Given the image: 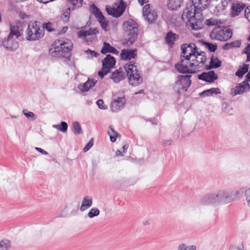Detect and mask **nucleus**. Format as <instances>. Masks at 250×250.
Here are the masks:
<instances>
[{
	"label": "nucleus",
	"mask_w": 250,
	"mask_h": 250,
	"mask_svg": "<svg viewBox=\"0 0 250 250\" xmlns=\"http://www.w3.org/2000/svg\"><path fill=\"white\" fill-rule=\"evenodd\" d=\"M100 214V210L97 208H92L88 212L87 215L89 218H92L95 216H97Z\"/></svg>",
	"instance_id": "obj_38"
},
{
	"label": "nucleus",
	"mask_w": 250,
	"mask_h": 250,
	"mask_svg": "<svg viewBox=\"0 0 250 250\" xmlns=\"http://www.w3.org/2000/svg\"><path fill=\"white\" fill-rule=\"evenodd\" d=\"M127 146H126V145H125L123 146L122 147V149H123V152L124 153H125V150L127 149Z\"/></svg>",
	"instance_id": "obj_62"
},
{
	"label": "nucleus",
	"mask_w": 250,
	"mask_h": 250,
	"mask_svg": "<svg viewBox=\"0 0 250 250\" xmlns=\"http://www.w3.org/2000/svg\"><path fill=\"white\" fill-rule=\"evenodd\" d=\"M110 78L115 83H118L125 78V74L123 70L120 68L113 72Z\"/></svg>",
	"instance_id": "obj_20"
},
{
	"label": "nucleus",
	"mask_w": 250,
	"mask_h": 250,
	"mask_svg": "<svg viewBox=\"0 0 250 250\" xmlns=\"http://www.w3.org/2000/svg\"><path fill=\"white\" fill-rule=\"evenodd\" d=\"M21 35V32L19 30V27L17 25H11L10 33L9 36L10 37H14L15 38H18Z\"/></svg>",
	"instance_id": "obj_29"
},
{
	"label": "nucleus",
	"mask_w": 250,
	"mask_h": 250,
	"mask_svg": "<svg viewBox=\"0 0 250 250\" xmlns=\"http://www.w3.org/2000/svg\"><path fill=\"white\" fill-rule=\"evenodd\" d=\"M103 54H105L106 53H112L113 54H118V50L110 45L109 43L104 42L103 47L101 51Z\"/></svg>",
	"instance_id": "obj_25"
},
{
	"label": "nucleus",
	"mask_w": 250,
	"mask_h": 250,
	"mask_svg": "<svg viewBox=\"0 0 250 250\" xmlns=\"http://www.w3.org/2000/svg\"><path fill=\"white\" fill-rule=\"evenodd\" d=\"M109 72V71H108V69H105L103 67L102 70L98 72V75L101 79H103L104 77Z\"/></svg>",
	"instance_id": "obj_49"
},
{
	"label": "nucleus",
	"mask_w": 250,
	"mask_h": 250,
	"mask_svg": "<svg viewBox=\"0 0 250 250\" xmlns=\"http://www.w3.org/2000/svg\"><path fill=\"white\" fill-rule=\"evenodd\" d=\"M181 49L180 61L175 65L176 70L183 74L198 72L206 62V53L192 43L182 44Z\"/></svg>",
	"instance_id": "obj_1"
},
{
	"label": "nucleus",
	"mask_w": 250,
	"mask_h": 250,
	"mask_svg": "<svg viewBox=\"0 0 250 250\" xmlns=\"http://www.w3.org/2000/svg\"><path fill=\"white\" fill-rule=\"evenodd\" d=\"M125 10V6L122 1L118 4H115L113 7L110 6L106 7V10L108 14L116 18L120 17L123 14Z\"/></svg>",
	"instance_id": "obj_11"
},
{
	"label": "nucleus",
	"mask_w": 250,
	"mask_h": 250,
	"mask_svg": "<svg viewBox=\"0 0 250 250\" xmlns=\"http://www.w3.org/2000/svg\"><path fill=\"white\" fill-rule=\"evenodd\" d=\"M144 93V90L143 89H141V90H139V91H138L137 92H136L135 94H142V93Z\"/></svg>",
	"instance_id": "obj_63"
},
{
	"label": "nucleus",
	"mask_w": 250,
	"mask_h": 250,
	"mask_svg": "<svg viewBox=\"0 0 250 250\" xmlns=\"http://www.w3.org/2000/svg\"><path fill=\"white\" fill-rule=\"evenodd\" d=\"M221 65V61L215 56H212L209 66H207V69L216 68Z\"/></svg>",
	"instance_id": "obj_27"
},
{
	"label": "nucleus",
	"mask_w": 250,
	"mask_h": 250,
	"mask_svg": "<svg viewBox=\"0 0 250 250\" xmlns=\"http://www.w3.org/2000/svg\"><path fill=\"white\" fill-rule=\"evenodd\" d=\"M206 46L208 50L211 52H214L217 49V46L211 43H207Z\"/></svg>",
	"instance_id": "obj_50"
},
{
	"label": "nucleus",
	"mask_w": 250,
	"mask_h": 250,
	"mask_svg": "<svg viewBox=\"0 0 250 250\" xmlns=\"http://www.w3.org/2000/svg\"><path fill=\"white\" fill-rule=\"evenodd\" d=\"M245 16L250 22V6L247 7L245 10Z\"/></svg>",
	"instance_id": "obj_51"
},
{
	"label": "nucleus",
	"mask_w": 250,
	"mask_h": 250,
	"mask_svg": "<svg viewBox=\"0 0 250 250\" xmlns=\"http://www.w3.org/2000/svg\"><path fill=\"white\" fill-rule=\"evenodd\" d=\"M70 8H67V9L64 12V13L62 15L61 19L64 22H66L69 21V15L70 13Z\"/></svg>",
	"instance_id": "obj_39"
},
{
	"label": "nucleus",
	"mask_w": 250,
	"mask_h": 250,
	"mask_svg": "<svg viewBox=\"0 0 250 250\" xmlns=\"http://www.w3.org/2000/svg\"><path fill=\"white\" fill-rule=\"evenodd\" d=\"M26 38L28 41H36L41 39L44 34V30L37 21L29 22L26 30Z\"/></svg>",
	"instance_id": "obj_5"
},
{
	"label": "nucleus",
	"mask_w": 250,
	"mask_h": 250,
	"mask_svg": "<svg viewBox=\"0 0 250 250\" xmlns=\"http://www.w3.org/2000/svg\"><path fill=\"white\" fill-rule=\"evenodd\" d=\"M241 44V42L239 40H236L229 43L226 44L228 48L239 47Z\"/></svg>",
	"instance_id": "obj_41"
},
{
	"label": "nucleus",
	"mask_w": 250,
	"mask_h": 250,
	"mask_svg": "<svg viewBox=\"0 0 250 250\" xmlns=\"http://www.w3.org/2000/svg\"><path fill=\"white\" fill-rule=\"evenodd\" d=\"M73 131L75 134L82 133V129L80 124L78 122H75L72 125Z\"/></svg>",
	"instance_id": "obj_36"
},
{
	"label": "nucleus",
	"mask_w": 250,
	"mask_h": 250,
	"mask_svg": "<svg viewBox=\"0 0 250 250\" xmlns=\"http://www.w3.org/2000/svg\"><path fill=\"white\" fill-rule=\"evenodd\" d=\"M144 226H149L150 225V222L148 220H145L142 222Z\"/></svg>",
	"instance_id": "obj_59"
},
{
	"label": "nucleus",
	"mask_w": 250,
	"mask_h": 250,
	"mask_svg": "<svg viewBox=\"0 0 250 250\" xmlns=\"http://www.w3.org/2000/svg\"><path fill=\"white\" fill-rule=\"evenodd\" d=\"M92 205V198L89 196L84 197L82 201L80 210L83 211L89 208Z\"/></svg>",
	"instance_id": "obj_23"
},
{
	"label": "nucleus",
	"mask_w": 250,
	"mask_h": 250,
	"mask_svg": "<svg viewBox=\"0 0 250 250\" xmlns=\"http://www.w3.org/2000/svg\"><path fill=\"white\" fill-rule=\"evenodd\" d=\"M9 245L8 240H2L0 242V250H7Z\"/></svg>",
	"instance_id": "obj_42"
},
{
	"label": "nucleus",
	"mask_w": 250,
	"mask_h": 250,
	"mask_svg": "<svg viewBox=\"0 0 250 250\" xmlns=\"http://www.w3.org/2000/svg\"><path fill=\"white\" fill-rule=\"evenodd\" d=\"M247 55V61L249 62L250 61V53H246Z\"/></svg>",
	"instance_id": "obj_61"
},
{
	"label": "nucleus",
	"mask_w": 250,
	"mask_h": 250,
	"mask_svg": "<svg viewBox=\"0 0 250 250\" xmlns=\"http://www.w3.org/2000/svg\"><path fill=\"white\" fill-rule=\"evenodd\" d=\"M232 36V32L229 29H223L220 26L215 27L210 33V38L212 40L225 41Z\"/></svg>",
	"instance_id": "obj_8"
},
{
	"label": "nucleus",
	"mask_w": 250,
	"mask_h": 250,
	"mask_svg": "<svg viewBox=\"0 0 250 250\" xmlns=\"http://www.w3.org/2000/svg\"><path fill=\"white\" fill-rule=\"evenodd\" d=\"M90 8L92 12L100 23L102 28L105 31H107L108 30L107 21L102 15L101 12L99 11V9L94 4L91 5Z\"/></svg>",
	"instance_id": "obj_12"
},
{
	"label": "nucleus",
	"mask_w": 250,
	"mask_h": 250,
	"mask_svg": "<svg viewBox=\"0 0 250 250\" xmlns=\"http://www.w3.org/2000/svg\"><path fill=\"white\" fill-rule=\"evenodd\" d=\"M221 91L219 88H212L202 92L200 95L209 96L213 94H220Z\"/></svg>",
	"instance_id": "obj_28"
},
{
	"label": "nucleus",
	"mask_w": 250,
	"mask_h": 250,
	"mask_svg": "<svg viewBox=\"0 0 250 250\" xmlns=\"http://www.w3.org/2000/svg\"><path fill=\"white\" fill-rule=\"evenodd\" d=\"M148 0H138L139 3L141 5H143L144 3L147 2Z\"/></svg>",
	"instance_id": "obj_58"
},
{
	"label": "nucleus",
	"mask_w": 250,
	"mask_h": 250,
	"mask_svg": "<svg viewBox=\"0 0 250 250\" xmlns=\"http://www.w3.org/2000/svg\"><path fill=\"white\" fill-rule=\"evenodd\" d=\"M68 29V27H63V28H62V32L63 33H64L66 31V30H67Z\"/></svg>",
	"instance_id": "obj_64"
},
{
	"label": "nucleus",
	"mask_w": 250,
	"mask_h": 250,
	"mask_svg": "<svg viewBox=\"0 0 250 250\" xmlns=\"http://www.w3.org/2000/svg\"><path fill=\"white\" fill-rule=\"evenodd\" d=\"M73 44L67 39H63L56 41L53 47L49 50V54L54 57H66L68 56L69 52L72 49Z\"/></svg>",
	"instance_id": "obj_3"
},
{
	"label": "nucleus",
	"mask_w": 250,
	"mask_h": 250,
	"mask_svg": "<svg viewBox=\"0 0 250 250\" xmlns=\"http://www.w3.org/2000/svg\"><path fill=\"white\" fill-rule=\"evenodd\" d=\"M198 79L207 82L211 83L214 82L217 79V75L213 71H210L208 72H203L199 75Z\"/></svg>",
	"instance_id": "obj_17"
},
{
	"label": "nucleus",
	"mask_w": 250,
	"mask_h": 250,
	"mask_svg": "<svg viewBox=\"0 0 250 250\" xmlns=\"http://www.w3.org/2000/svg\"><path fill=\"white\" fill-rule=\"evenodd\" d=\"M182 0H168L167 8L170 10H175L181 5Z\"/></svg>",
	"instance_id": "obj_26"
},
{
	"label": "nucleus",
	"mask_w": 250,
	"mask_h": 250,
	"mask_svg": "<svg viewBox=\"0 0 250 250\" xmlns=\"http://www.w3.org/2000/svg\"><path fill=\"white\" fill-rule=\"evenodd\" d=\"M193 5L187 7L183 11L182 19L186 23L188 28L198 30L202 28V15L195 8L202 10L209 4L210 0H192Z\"/></svg>",
	"instance_id": "obj_2"
},
{
	"label": "nucleus",
	"mask_w": 250,
	"mask_h": 250,
	"mask_svg": "<svg viewBox=\"0 0 250 250\" xmlns=\"http://www.w3.org/2000/svg\"><path fill=\"white\" fill-rule=\"evenodd\" d=\"M68 2L76 8H80L82 6L83 0H68Z\"/></svg>",
	"instance_id": "obj_40"
},
{
	"label": "nucleus",
	"mask_w": 250,
	"mask_h": 250,
	"mask_svg": "<svg viewBox=\"0 0 250 250\" xmlns=\"http://www.w3.org/2000/svg\"><path fill=\"white\" fill-rule=\"evenodd\" d=\"M245 5L238 3H233L231 6V16H238L241 11L244 9Z\"/></svg>",
	"instance_id": "obj_22"
},
{
	"label": "nucleus",
	"mask_w": 250,
	"mask_h": 250,
	"mask_svg": "<svg viewBox=\"0 0 250 250\" xmlns=\"http://www.w3.org/2000/svg\"><path fill=\"white\" fill-rule=\"evenodd\" d=\"M108 134L110 137V141L112 142H114L117 136V133L113 129V128L110 127L108 130Z\"/></svg>",
	"instance_id": "obj_35"
},
{
	"label": "nucleus",
	"mask_w": 250,
	"mask_h": 250,
	"mask_svg": "<svg viewBox=\"0 0 250 250\" xmlns=\"http://www.w3.org/2000/svg\"><path fill=\"white\" fill-rule=\"evenodd\" d=\"M35 149L42 154H44V155L48 154V152L47 151H46L45 150H43V149H42L41 148L36 147Z\"/></svg>",
	"instance_id": "obj_53"
},
{
	"label": "nucleus",
	"mask_w": 250,
	"mask_h": 250,
	"mask_svg": "<svg viewBox=\"0 0 250 250\" xmlns=\"http://www.w3.org/2000/svg\"><path fill=\"white\" fill-rule=\"evenodd\" d=\"M224 23V21L216 18H211L206 21L205 24L208 26H220Z\"/></svg>",
	"instance_id": "obj_24"
},
{
	"label": "nucleus",
	"mask_w": 250,
	"mask_h": 250,
	"mask_svg": "<svg viewBox=\"0 0 250 250\" xmlns=\"http://www.w3.org/2000/svg\"><path fill=\"white\" fill-rule=\"evenodd\" d=\"M18 39L8 36L6 40L2 41V45L8 50L15 51L19 47L18 42L17 41Z\"/></svg>",
	"instance_id": "obj_15"
},
{
	"label": "nucleus",
	"mask_w": 250,
	"mask_h": 250,
	"mask_svg": "<svg viewBox=\"0 0 250 250\" xmlns=\"http://www.w3.org/2000/svg\"><path fill=\"white\" fill-rule=\"evenodd\" d=\"M250 89V86L247 81L238 83L235 87L230 90L229 94L234 97L237 95H241Z\"/></svg>",
	"instance_id": "obj_14"
},
{
	"label": "nucleus",
	"mask_w": 250,
	"mask_h": 250,
	"mask_svg": "<svg viewBox=\"0 0 250 250\" xmlns=\"http://www.w3.org/2000/svg\"><path fill=\"white\" fill-rule=\"evenodd\" d=\"M249 64H244L243 66H242V67L241 68L242 71L245 73H246V72H248V69H249Z\"/></svg>",
	"instance_id": "obj_54"
},
{
	"label": "nucleus",
	"mask_w": 250,
	"mask_h": 250,
	"mask_svg": "<svg viewBox=\"0 0 250 250\" xmlns=\"http://www.w3.org/2000/svg\"><path fill=\"white\" fill-rule=\"evenodd\" d=\"M125 33L127 36L126 38L127 44H132L136 39L138 36V24L132 20H129L124 23Z\"/></svg>",
	"instance_id": "obj_6"
},
{
	"label": "nucleus",
	"mask_w": 250,
	"mask_h": 250,
	"mask_svg": "<svg viewBox=\"0 0 250 250\" xmlns=\"http://www.w3.org/2000/svg\"><path fill=\"white\" fill-rule=\"evenodd\" d=\"M42 28H43V30L45 29L49 32L53 31L54 29L53 24L51 22L46 23Z\"/></svg>",
	"instance_id": "obj_45"
},
{
	"label": "nucleus",
	"mask_w": 250,
	"mask_h": 250,
	"mask_svg": "<svg viewBox=\"0 0 250 250\" xmlns=\"http://www.w3.org/2000/svg\"><path fill=\"white\" fill-rule=\"evenodd\" d=\"M243 246L242 244H233L230 245L229 250H243Z\"/></svg>",
	"instance_id": "obj_43"
},
{
	"label": "nucleus",
	"mask_w": 250,
	"mask_h": 250,
	"mask_svg": "<svg viewBox=\"0 0 250 250\" xmlns=\"http://www.w3.org/2000/svg\"><path fill=\"white\" fill-rule=\"evenodd\" d=\"M124 152L123 151H121L120 150H118L116 152V156H123L124 155Z\"/></svg>",
	"instance_id": "obj_57"
},
{
	"label": "nucleus",
	"mask_w": 250,
	"mask_h": 250,
	"mask_svg": "<svg viewBox=\"0 0 250 250\" xmlns=\"http://www.w3.org/2000/svg\"><path fill=\"white\" fill-rule=\"evenodd\" d=\"M222 203L220 190L205 195L202 199V203L207 206H216Z\"/></svg>",
	"instance_id": "obj_9"
},
{
	"label": "nucleus",
	"mask_w": 250,
	"mask_h": 250,
	"mask_svg": "<svg viewBox=\"0 0 250 250\" xmlns=\"http://www.w3.org/2000/svg\"><path fill=\"white\" fill-rule=\"evenodd\" d=\"M85 53L87 55V57L90 59L92 58L94 56L96 57L97 55V53L94 51H92L90 49L86 50Z\"/></svg>",
	"instance_id": "obj_46"
},
{
	"label": "nucleus",
	"mask_w": 250,
	"mask_h": 250,
	"mask_svg": "<svg viewBox=\"0 0 250 250\" xmlns=\"http://www.w3.org/2000/svg\"><path fill=\"white\" fill-rule=\"evenodd\" d=\"M244 52V53H250V44L245 48Z\"/></svg>",
	"instance_id": "obj_55"
},
{
	"label": "nucleus",
	"mask_w": 250,
	"mask_h": 250,
	"mask_svg": "<svg viewBox=\"0 0 250 250\" xmlns=\"http://www.w3.org/2000/svg\"><path fill=\"white\" fill-rule=\"evenodd\" d=\"M124 69L130 85L136 86L143 83V79L138 70L137 65L133 62L131 61L125 64Z\"/></svg>",
	"instance_id": "obj_4"
},
{
	"label": "nucleus",
	"mask_w": 250,
	"mask_h": 250,
	"mask_svg": "<svg viewBox=\"0 0 250 250\" xmlns=\"http://www.w3.org/2000/svg\"><path fill=\"white\" fill-rule=\"evenodd\" d=\"M96 104L100 109H105L107 108V106L104 104V102L102 99H99L97 101Z\"/></svg>",
	"instance_id": "obj_47"
},
{
	"label": "nucleus",
	"mask_w": 250,
	"mask_h": 250,
	"mask_svg": "<svg viewBox=\"0 0 250 250\" xmlns=\"http://www.w3.org/2000/svg\"><path fill=\"white\" fill-rule=\"evenodd\" d=\"M137 55V49H123L121 53L122 60H130L134 59Z\"/></svg>",
	"instance_id": "obj_18"
},
{
	"label": "nucleus",
	"mask_w": 250,
	"mask_h": 250,
	"mask_svg": "<svg viewBox=\"0 0 250 250\" xmlns=\"http://www.w3.org/2000/svg\"><path fill=\"white\" fill-rule=\"evenodd\" d=\"M19 16L22 19H24L27 17V15L24 13H20L19 14Z\"/></svg>",
	"instance_id": "obj_56"
},
{
	"label": "nucleus",
	"mask_w": 250,
	"mask_h": 250,
	"mask_svg": "<svg viewBox=\"0 0 250 250\" xmlns=\"http://www.w3.org/2000/svg\"><path fill=\"white\" fill-rule=\"evenodd\" d=\"M22 113L26 116V117L30 121H33L35 120V115L32 112L28 111L26 109L22 110Z\"/></svg>",
	"instance_id": "obj_37"
},
{
	"label": "nucleus",
	"mask_w": 250,
	"mask_h": 250,
	"mask_svg": "<svg viewBox=\"0 0 250 250\" xmlns=\"http://www.w3.org/2000/svg\"><path fill=\"white\" fill-rule=\"evenodd\" d=\"M150 9V6L149 4H146L144 7L143 9V14L144 17L147 15L149 12L152 11Z\"/></svg>",
	"instance_id": "obj_44"
},
{
	"label": "nucleus",
	"mask_w": 250,
	"mask_h": 250,
	"mask_svg": "<svg viewBox=\"0 0 250 250\" xmlns=\"http://www.w3.org/2000/svg\"><path fill=\"white\" fill-rule=\"evenodd\" d=\"M245 74V73L242 71V70L241 68L239 69L235 73L236 76L239 77H242Z\"/></svg>",
	"instance_id": "obj_52"
},
{
	"label": "nucleus",
	"mask_w": 250,
	"mask_h": 250,
	"mask_svg": "<svg viewBox=\"0 0 250 250\" xmlns=\"http://www.w3.org/2000/svg\"><path fill=\"white\" fill-rule=\"evenodd\" d=\"M244 196L246 205L250 208V187L247 188L244 190Z\"/></svg>",
	"instance_id": "obj_34"
},
{
	"label": "nucleus",
	"mask_w": 250,
	"mask_h": 250,
	"mask_svg": "<svg viewBox=\"0 0 250 250\" xmlns=\"http://www.w3.org/2000/svg\"><path fill=\"white\" fill-rule=\"evenodd\" d=\"M145 18L148 22H153L156 20L157 18V13L155 11L153 10L151 12H149L147 15H146Z\"/></svg>",
	"instance_id": "obj_32"
},
{
	"label": "nucleus",
	"mask_w": 250,
	"mask_h": 250,
	"mask_svg": "<svg viewBox=\"0 0 250 250\" xmlns=\"http://www.w3.org/2000/svg\"><path fill=\"white\" fill-rule=\"evenodd\" d=\"M177 250H196V246L194 245L181 243L178 246Z\"/></svg>",
	"instance_id": "obj_30"
},
{
	"label": "nucleus",
	"mask_w": 250,
	"mask_h": 250,
	"mask_svg": "<svg viewBox=\"0 0 250 250\" xmlns=\"http://www.w3.org/2000/svg\"><path fill=\"white\" fill-rule=\"evenodd\" d=\"M176 39V35L172 32L167 34L166 37V42L169 45H172Z\"/></svg>",
	"instance_id": "obj_33"
},
{
	"label": "nucleus",
	"mask_w": 250,
	"mask_h": 250,
	"mask_svg": "<svg viewBox=\"0 0 250 250\" xmlns=\"http://www.w3.org/2000/svg\"><path fill=\"white\" fill-rule=\"evenodd\" d=\"M97 81L94 79H88L84 83H81L78 86L79 89L82 92H86L93 87L97 83Z\"/></svg>",
	"instance_id": "obj_19"
},
{
	"label": "nucleus",
	"mask_w": 250,
	"mask_h": 250,
	"mask_svg": "<svg viewBox=\"0 0 250 250\" xmlns=\"http://www.w3.org/2000/svg\"><path fill=\"white\" fill-rule=\"evenodd\" d=\"M93 145V140L91 139L85 146V147L83 149V151L86 152L88 150H89L90 148Z\"/></svg>",
	"instance_id": "obj_48"
},
{
	"label": "nucleus",
	"mask_w": 250,
	"mask_h": 250,
	"mask_svg": "<svg viewBox=\"0 0 250 250\" xmlns=\"http://www.w3.org/2000/svg\"><path fill=\"white\" fill-rule=\"evenodd\" d=\"M219 190L222 203H230L238 200L240 197V192L238 189H221Z\"/></svg>",
	"instance_id": "obj_7"
},
{
	"label": "nucleus",
	"mask_w": 250,
	"mask_h": 250,
	"mask_svg": "<svg viewBox=\"0 0 250 250\" xmlns=\"http://www.w3.org/2000/svg\"><path fill=\"white\" fill-rule=\"evenodd\" d=\"M98 33V30L95 28L93 29H89L88 30L82 29L78 33L79 37L83 38L87 42H92L96 39V34Z\"/></svg>",
	"instance_id": "obj_13"
},
{
	"label": "nucleus",
	"mask_w": 250,
	"mask_h": 250,
	"mask_svg": "<svg viewBox=\"0 0 250 250\" xmlns=\"http://www.w3.org/2000/svg\"><path fill=\"white\" fill-rule=\"evenodd\" d=\"M125 99L124 97H118L114 99L111 104V109L113 112H117L123 108L125 104Z\"/></svg>",
	"instance_id": "obj_16"
},
{
	"label": "nucleus",
	"mask_w": 250,
	"mask_h": 250,
	"mask_svg": "<svg viewBox=\"0 0 250 250\" xmlns=\"http://www.w3.org/2000/svg\"><path fill=\"white\" fill-rule=\"evenodd\" d=\"M115 60L113 57L110 55H107L102 61L103 67L108 71L112 68L115 64Z\"/></svg>",
	"instance_id": "obj_21"
},
{
	"label": "nucleus",
	"mask_w": 250,
	"mask_h": 250,
	"mask_svg": "<svg viewBox=\"0 0 250 250\" xmlns=\"http://www.w3.org/2000/svg\"><path fill=\"white\" fill-rule=\"evenodd\" d=\"M52 127L63 133H64L67 131L68 125L66 122H62L60 125H53Z\"/></svg>",
	"instance_id": "obj_31"
},
{
	"label": "nucleus",
	"mask_w": 250,
	"mask_h": 250,
	"mask_svg": "<svg viewBox=\"0 0 250 250\" xmlns=\"http://www.w3.org/2000/svg\"><path fill=\"white\" fill-rule=\"evenodd\" d=\"M246 77H247V80L246 81L247 82L248 81H250V71H249V72L247 74V76H246Z\"/></svg>",
	"instance_id": "obj_60"
},
{
	"label": "nucleus",
	"mask_w": 250,
	"mask_h": 250,
	"mask_svg": "<svg viewBox=\"0 0 250 250\" xmlns=\"http://www.w3.org/2000/svg\"><path fill=\"white\" fill-rule=\"evenodd\" d=\"M190 77L191 75L178 76L174 84V88L179 92L187 91L191 83Z\"/></svg>",
	"instance_id": "obj_10"
}]
</instances>
